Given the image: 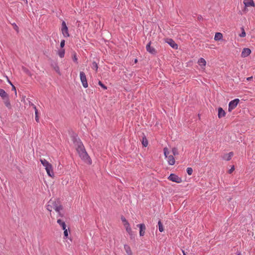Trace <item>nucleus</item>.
<instances>
[{
    "mask_svg": "<svg viewBox=\"0 0 255 255\" xmlns=\"http://www.w3.org/2000/svg\"><path fill=\"white\" fill-rule=\"evenodd\" d=\"M32 105H33V108L34 109V110H35V121L37 123H39V117H38V110L36 109V106L32 104Z\"/></svg>",
    "mask_w": 255,
    "mask_h": 255,
    "instance_id": "412c9836",
    "label": "nucleus"
},
{
    "mask_svg": "<svg viewBox=\"0 0 255 255\" xmlns=\"http://www.w3.org/2000/svg\"><path fill=\"white\" fill-rule=\"evenodd\" d=\"M0 96L3 99L8 98V95L4 90L2 89H0Z\"/></svg>",
    "mask_w": 255,
    "mask_h": 255,
    "instance_id": "aec40b11",
    "label": "nucleus"
},
{
    "mask_svg": "<svg viewBox=\"0 0 255 255\" xmlns=\"http://www.w3.org/2000/svg\"><path fill=\"white\" fill-rule=\"evenodd\" d=\"M45 169L47 172V174L50 177H52L54 176V173H53V169H52V166L51 164H50L49 165L47 166L45 168Z\"/></svg>",
    "mask_w": 255,
    "mask_h": 255,
    "instance_id": "6e6552de",
    "label": "nucleus"
},
{
    "mask_svg": "<svg viewBox=\"0 0 255 255\" xmlns=\"http://www.w3.org/2000/svg\"><path fill=\"white\" fill-rule=\"evenodd\" d=\"M121 220H122V221L123 222V223H124V225H126L127 224H128V221L126 220V219L124 217H123V216H122V217H121Z\"/></svg>",
    "mask_w": 255,
    "mask_h": 255,
    "instance_id": "e433bc0d",
    "label": "nucleus"
},
{
    "mask_svg": "<svg viewBox=\"0 0 255 255\" xmlns=\"http://www.w3.org/2000/svg\"><path fill=\"white\" fill-rule=\"evenodd\" d=\"M233 155V152H230L229 153L225 154L223 156V159L226 161H229Z\"/></svg>",
    "mask_w": 255,
    "mask_h": 255,
    "instance_id": "dca6fc26",
    "label": "nucleus"
},
{
    "mask_svg": "<svg viewBox=\"0 0 255 255\" xmlns=\"http://www.w3.org/2000/svg\"><path fill=\"white\" fill-rule=\"evenodd\" d=\"M64 230V235L65 238H67L68 236V230L69 228L67 229V228L65 229Z\"/></svg>",
    "mask_w": 255,
    "mask_h": 255,
    "instance_id": "c9c22d12",
    "label": "nucleus"
},
{
    "mask_svg": "<svg viewBox=\"0 0 255 255\" xmlns=\"http://www.w3.org/2000/svg\"><path fill=\"white\" fill-rule=\"evenodd\" d=\"M61 31L64 37H68L69 36L68 28L64 21H63L62 22Z\"/></svg>",
    "mask_w": 255,
    "mask_h": 255,
    "instance_id": "20e7f679",
    "label": "nucleus"
},
{
    "mask_svg": "<svg viewBox=\"0 0 255 255\" xmlns=\"http://www.w3.org/2000/svg\"><path fill=\"white\" fill-rule=\"evenodd\" d=\"M5 105L6 106V107H9L10 106V103L8 101L5 102Z\"/></svg>",
    "mask_w": 255,
    "mask_h": 255,
    "instance_id": "37998d69",
    "label": "nucleus"
},
{
    "mask_svg": "<svg viewBox=\"0 0 255 255\" xmlns=\"http://www.w3.org/2000/svg\"><path fill=\"white\" fill-rule=\"evenodd\" d=\"M218 116L219 119L224 117L226 116V112L221 107L219 108L218 109Z\"/></svg>",
    "mask_w": 255,
    "mask_h": 255,
    "instance_id": "ddd939ff",
    "label": "nucleus"
},
{
    "mask_svg": "<svg viewBox=\"0 0 255 255\" xmlns=\"http://www.w3.org/2000/svg\"><path fill=\"white\" fill-rule=\"evenodd\" d=\"M151 41L148 43V44L146 46V49L147 51L152 54H156V52L154 48L151 47Z\"/></svg>",
    "mask_w": 255,
    "mask_h": 255,
    "instance_id": "0eeeda50",
    "label": "nucleus"
},
{
    "mask_svg": "<svg viewBox=\"0 0 255 255\" xmlns=\"http://www.w3.org/2000/svg\"><path fill=\"white\" fill-rule=\"evenodd\" d=\"M80 78L83 86L87 88L88 86L87 78L85 73L83 71L80 72Z\"/></svg>",
    "mask_w": 255,
    "mask_h": 255,
    "instance_id": "f03ea898",
    "label": "nucleus"
},
{
    "mask_svg": "<svg viewBox=\"0 0 255 255\" xmlns=\"http://www.w3.org/2000/svg\"><path fill=\"white\" fill-rule=\"evenodd\" d=\"M58 215L60 217H62V215L61 214V212H60V214H58Z\"/></svg>",
    "mask_w": 255,
    "mask_h": 255,
    "instance_id": "49530a36",
    "label": "nucleus"
},
{
    "mask_svg": "<svg viewBox=\"0 0 255 255\" xmlns=\"http://www.w3.org/2000/svg\"><path fill=\"white\" fill-rule=\"evenodd\" d=\"M168 163L169 165H173L175 164V159L173 155H169L167 158Z\"/></svg>",
    "mask_w": 255,
    "mask_h": 255,
    "instance_id": "2eb2a0df",
    "label": "nucleus"
},
{
    "mask_svg": "<svg viewBox=\"0 0 255 255\" xmlns=\"http://www.w3.org/2000/svg\"><path fill=\"white\" fill-rule=\"evenodd\" d=\"M58 54L60 58L64 57L65 55V50L64 49L59 50L58 52Z\"/></svg>",
    "mask_w": 255,
    "mask_h": 255,
    "instance_id": "393cba45",
    "label": "nucleus"
},
{
    "mask_svg": "<svg viewBox=\"0 0 255 255\" xmlns=\"http://www.w3.org/2000/svg\"><path fill=\"white\" fill-rule=\"evenodd\" d=\"M158 229L160 232H162L164 231V228L160 220H159L158 222Z\"/></svg>",
    "mask_w": 255,
    "mask_h": 255,
    "instance_id": "a878e982",
    "label": "nucleus"
},
{
    "mask_svg": "<svg viewBox=\"0 0 255 255\" xmlns=\"http://www.w3.org/2000/svg\"><path fill=\"white\" fill-rule=\"evenodd\" d=\"M74 143L76 146V150L81 158L85 161H88L89 164H91L92 161L91 158L86 152L85 147L81 140L79 138L76 139L74 141Z\"/></svg>",
    "mask_w": 255,
    "mask_h": 255,
    "instance_id": "f257e3e1",
    "label": "nucleus"
},
{
    "mask_svg": "<svg viewBox=\"0 0 255 255\" xmlns=\"http://www.w3.org/2000/svg\"><path fill=\"white\" fill-rule=\"evenodd\" d=\"M222 38H223V35L221 33H220V32L216 33V34L215 35V37H214L215 40H216V41L220 40L222 39Z\"/></svg>",
    "mask_w": 255,
    "mask_h": 255,
    "instance_id": "6ab92c4d",
    "label": "nucleus"
},
{
    "mask_svg": "<svg viewBox=\"0 0 255 255\" xmlns=\"http://www.w3.org/2000/svg\"><path fill=\"white\" fill-rule=\"evenodd\" d=\"M51 66L59 75H61V72L60 71L59 67L58 64L56 62H54V61L52 62L51 63Z\"/></svg>",
    "mask_w": 255,
    "mask_h": 255,
    "instance_id": "9b49d317",
    "label": "nucleus"
},
{
    "mask_svg": "<svg viewBox=\"0 0 255 255\" xmlns=\"http://www.w3.org/2000/svg\"><path fill=\"white\" fill-rule=\"evenodd\" d=\"M166 42L173 49H177L178 48V45L172 39H167Z\"/></svg>",
    "mask_w": 255,
    "mask_h": 255,
    "instance_id": "423d86ee",
    "label": "nucleus"
},
{
    "mask_svg": "<svg viewBox=\"0 0 255 255\" xmlns=\"http://www.w3.org/2000/svg\"><path fill=\"white\" fill-rule=\"evenodd\" d=\"M137 227L139 228V235L140 236H143L145 233V226L144 224H140L137 225Z\"/></svg>",
    "mask_w": 255,
    "mask_h": 255,
    "instance_id": "1a4fd4ad",
    "label": "nucleus"
},
{
    "mask_svg": "<svg viewBox=\"0 0 255 255\" xmlns=\"http://www.w3.org/2000/svg\"><path fill=\"white\" fill-rule=\"evenodd\" d=\"M126 228V230L127 232L128 233L129 235H132V230L130 228L129 224H127L126 225H124Z\"/></svg>",
    "mask_w": 255,
    "mask_h": 255,
    "instance_id": "4be33fe9",
    "label": "nucleus"
},
{
    "mask_svg": "<svg viewBox=\"0 0 255 255\" xmlns=\"http://www.w3.org/2000/svg\"><path fill=\"white\" fill-rule=\"evenodd\" d=\"M98 84L104 90L107 89V86H106L104 84L102 83V82L100 81H99Z\"/></svg>",
    "mask_w": 255,
    "mask_h": 255,
    "instance_id": "72a5a7b5",
    "label": "nucleus"
},
{
    "mask_svg": "<svg viewBox=\"0 0 255 255\" xmlns=\"http://www.w3.org/2000/svg\"><path fill=\"white\" fill-rule=\"evenodd\" d=\"M62 209V207L61 205L58 206L57 207H56V208H55V211L57 212L58 214H60V212Z\"/></svg>",
    "mask_w": 255,
    "mask_h": 255,
    "instance_id": "2f4dec72",
    "label": "nucleus"
},
{
    "mask_svg": "<svg viewBox=\"0 0 255 255\" xmlns=\"http://www.w3.org/2000/svg\"><path fill=\"white\" fill-rule=\"evenodd\" d=\"M52 204H53V201L51 200L48 202V205L46 206L47 209L50 212L52 210Z\"/></svg>",
    "mask_w": 255,
    "mask_h": 255,
    "instance_id": "5701e85b",
    "label": "nucleus"
},
{
    "mask_svg": "<svg viewBox=\"0 0 255 255\" xmlns=\"http://www.w3.org/2000/svg\"><path fill=\"white\" fill-rule=\"evenodd\" d=\"M186 171L189 175H191L193 173V169L191 167H188L186 169Z\"/></svg>",
    "mask_w": 255,
    "mask_h": 255,
    "instance_id": "7c9ffc66",
    "label": "nucleus"
},
{
    "mask_svg": "<svg viewBox=\"0 0 255 255\" xmlns=\"http://www.w3.org/2000/svg\"><path fill=\"white\" fill-rule=\"evenodd\" d=\"M235 169L234 166H233L229 170V173H231Z\"/></svg>",
    "mask_w": 255,
    "mask_h": 255,
    "instance_id": "a19ab883",
    "label": "nucleus"
},
{
    "mask_svg": "<svg viewBox=\"0 0 255 255\" xmlns=\"http://www.w3.org/2000/svg\"><path fill=\"white\" fill-rule=\"evenodd\" d=\"M40 162L45 168L50 164L45 159H40Z\"/></svg>",
    "mask_w": 255,
    "mask_h": 255,
    "instance_id": "b1692460",
    "label": "nucleus"
},
{
    "mask_svg": "<svg viewBox=\"0 0 255 255\" xmlns=\"http://www.w3.org/2000/svg\"><path fill=\"white\" fill-rule=\"evenodd\" d=\"M57 223L62 227L63 230H64L66 228V225L64 221L61 220V219H58Z\"/></svg>",
    "mask_w": 255,
    "mask_h": 255,
    "instance_id": "a211bd4d",
    "label": "nucleus"
},
{
    "mask_svg": "<svg viewBox=\"0 0 255 255\" xmlns=\"http://www.w3.org/2000/svg\"><path fill=\"white\" fill-rule=\"evenodd\" d=\"M164 154L165 158H167L169 155V151L167 147H164L163 149Z\"/></svg>",
    "mask_w": 255,
    "mask_h": 255,
    "instance_id": "c85d7f7f",
    "label": "nucleus"
},
{
    "mask_svg": "<svg viewBox=\"0 0 255 255\" xmlns=\"http://www.w3.org/2000/svg\"><path fill=\"white\" fill-rule=\"evenodd\" d=\"M240 102L239 99H235L231 102H230L229 104L228 111L231 112L233 110H234L238 105Z\"/></svg>",
    "mask_w": 255,
    "mask_h": 255,
    "instance_id": "7ed1b4c3",
    "label": "nucleus"
},
{
    "mask_svg": "<svg viewBox=\"0 0 255 255\" xmlns=\"http://www.w3.org/2000/svg\"><path fill=\"white\" fill-rule=\"evenodd\" d=\"M12 90L13 91H14L15 92V94H16V88L15 87H14V85H12Z\"/></svg>",
    "mask_w": 255,
    "mask_h": 255,
    "instance_id": "79ce46f5",
    "label": "nucleus"
},
{
    "mask_svg": "<svg viewBox=\"0 0 255 255\" xmlns=\"http://www.w3.org/2000/svg\"><path fill=\"white\" fill-rule=\"evenodd\" d=\"M92 68L93 70H95L96 71H97L98 69V64L95 61L93 62L92 65Z\"/></svg>",
    "mask_w": 255,
    "mask_h": 255,
    "instance_id": "cd10ccee",
    "label": "nucleus"
},
{
    "mask_svg": "<svg viewBox=\"0 0 255 255\" xmlns=\"http://www.w3.org/2000/svg\"><path fill=\"white\" fill-rule=\"evenodd\" d=\"M168 179L172 182H174L177 183H180L182 182V179L173 173L170 174V175L168 176Z\"/></svg>",
    "mask_w": 255,
    "mask_h": 255,
    "instance_id": "39448f33",
    "label": "nucleus"
},
{
    "mask_svg": "<svg viewBox=\"0 0 255 255\" xmlns=\"http://www.w3.org/2000/svg\"><path fill=\"white\" fill-rule=\"evenodd\" d=\"M72 59L74 62H75L76 63H78V58L75 53L73 54Z\"/></svg>",
    "mask_w": 255,
    "mask_h": 255,
    "instance_id": "f704fd0d",
    "label": "nucleus"
},
{
    "mask_svg": "<svg viewBox=\"0 0 255 255\" xmlns=\"http://www.w3.org/2000/svg\"><path fill=\"white\" fill-rule=\"evenodd\" d=\"M238 255H241V254L240 252H239L238 254Z\"/></svg>",
    "mask_w": 255,
    "mask_h": 255,
    "instance_id": "09e8293b",
    "label": "nucleus"
},
{
    "mask_svg": "<svg viewBox=\"0 0 255 255\" xmlns=\"http://www.w3.org/2000/svg\"><path fill=\"white\" fill-rule=\"evenodd\" d=\"M52 209L55 210V208H56V207H57L58 205L56 204V202L53 201V204H52Z\"/></svg>",
    "mask_w": 255,
    "mask_h": 255,
    "instance_id": "ea45409f",
    "label": "nucleus"
},
{
    "mask_svg": "<svg viewBox=\"0 0 255 255\" xmlns=\"http://www.w3.org/2000/svg\"><path fill=\"white\" fill-rule=\"evenodd\" d=\"M137 59H135V61H134L135 63L137 62Z\"/></svg>",
    "mask_w": 255,
    "mask_h": 255,
    "instance_id": "8fccbe9b",
    "label": "nucleus"
},
{
    "mask_svg": "<svg viewBox=\"0 0 255 255\" xmlns=\"http://www.w3.org/2000/svg\"><path fill=\"white\" fill-rule=\"evenodd\" d=\"M198 63L200 66L205 67L206 64V61L203 58H200L198 61Z\"/></svg>",
    "mask_w": 255,
    "mask_h": 255,
    "instance_id": "f3484780",
    "label": "nucleus"
},
{
    "mask_svg": "<svg viewBox=\"0 0 255 255\" xmlns=\"http://www.w3.org/2000/svg\"><path fill=\"white\" fill-rule=\"evenodd\" d=\"M142 144L144 147H146L148 145V141L145 136L142 137Z\"/></svg>",
    "mask_w": 255,
    "mask_h": 255,
    "instance_id": "bb28decb",
    "label": "nucleus"
},
{
    "mask_svg": "<svg viewBox=\"0 0 255 255\" xmlns=\"http://www.w3.org/2000/svg\"><path fill=\"white\" fill-rule=\"evenodd\" d=\"M172 153L174 155H178V152L177 148H176V147H174V148H172Z\"/></svg>",
    "mask_w": 255,
    "mask_h": 255,
    "instance_id": "473e14b6",
    "label": "nucleus"
},
{
    "mask_svg": "<svg viewBox=\"0 0 255 255\" xmlns=\"http://www.w3.org/2000/svg\"><path fill=\"white\" fill-rule=\"evenodd\" d=\"M65 45V40H62L61 41V42H60V46L61 48H63Z\"/></svg>",
    "mask_w": 255,
    "mask_h": 255,
    "instance_id": "58836bf2",
    "label": "nucleus"
},
{
    "mask_svg": "<svg viewBox=\"0 0 255 255\" xmlns=\"http://www.w3.org/2000/svg\"><path fill=\"white\" fill-rule=\"evenodd\" d=\"M124 248L126 253V255H133L130 247L128 245H124Z\"/></svg>",
    "mask_w": 255,
    "mask_h": 255,
    "instance_id": "f8f14e48",
    "label": "nucleus"
},
{
    "mask_svg": "<svg viewBox=\"0 0 255 255\" xmlns=\"http://www.w3.org/2000/svg\"><path fill=\"white\" fill-rule=\"evenodd\" d=\"M182 253L183 255H187L184 251H182Z\"/></svg>",
    "mask_w": 255,
    "mask_h": 255,
    "instance_id": "a18cd8bd",
    "label": "nucleus"
},
{
    "mask_svg": "<svg viewBox=\"0 0 255 255\" xmlns=\"http://www.w3.org/2000/svg\"><path fill=\"white\" fill-rule=\"evenodd\" d=\"M12 25L13 26V28H14V29L16 31H18V27L17 26V25L15 23H13L12 24Z\"/></svg>",
    "mask_w": 255,
    "mask_h": 255,
    "instance_id": "4c0bfd02",
    "label": "nucleus"
},
{
    "mask_svg": "<svg viewBox=\"0 0 255 255\" xmlns=\"http://www.w3.org/2000/svg\"><path fill=\"white\" fill-rule=\"evenodd\" d=\"M8 82L9 84H10L12 86V84L11 83V82L9 80H8Z\"/></svg>",
    "mask_w": 255,
    "mask_h": 255,
    "instance_id": "de8ad7c7",
    "label": "nucleus"
},
{
    "mask_svg": "<svg viewBox=\"0 0 255 255\" xmlns=\"http://www.w3.org/2000/svg\"><path fill=\"white\" fill-rule=\"evenodd\" d=\"M251 53V50L250 49L248 48H245L243 49L242 53L241 56L242 57H246L248 56Z\"/></svg>",
    "mask_w": 255,
    "mask_h": 255,
    "instance_id": "9d476101",
    "label": "nucleus"
},
{
    "mask_svg": "<svg viewBox=\"0 0 255 255\" xmlns=\"http://www.w3.org/2000/svg\"><path fill=\"white\" fill-rule=\"evenodd\" d=\"M244 3L246 7L254 6L255 5L253 0H244Z\"/></svg>",
    "mask_w": 255,
    "mask_h": 255,
    "instance_id": "4468645a",
    "label": "nucleus"
},
{
    "mask_svg": "<svg viewBox=\"0 0 255 255\" xmlns=\"http://www.w3.org/2000/svg\"><path fill=\"white\" fill-rule=\"evenodd\" d=\"M253 78V77H250L247 78V81H250Z\"/></svg>",
    "mask_w": 255,
    "mask_h": 255,
    "instance_id": "c03bdc74",
    "label": "nucleus"
},
{
    "mask_svg": "<svg viewBox=\"0 0 255 255\" xmlns=\"http://www.w3.org/2000/svg\"><path fill=\"white\" fill-rule=\"evenodd\" d=\"M241 30H242V32L241 34H239V36L241 37H244L246 36V32H245V29L243 27H242L241 28Z\"/></svg>",
    "mask_w": 255,
    "mask_h": 255,
    "instance_id": "c756f323",
    "label": "nucleus"
}]
</instances>
